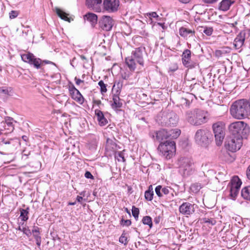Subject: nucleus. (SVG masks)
<instances>
[{
	"label": "nucleus",
	"mask_w": 250,
	"mask_h": 250,
	"mask_svg": "<svg viewBox=\"0 0 250 250\" xmlns=\"http://www.w3.org/2000/svg\"><path fill=\"white\" fill-rule=\"evenodd\" d=\"M249 108L248 101L245 99H241L236 101L232 104L230 109V112L234 118L241 119L248 115Z\"/></svg>",
	"instance_id": "1"
},
{
	"label": "nucleus",
	"mask_w": 250,
	"mask_h": 250,
	"mask_svg": "<svg viewBox=\"0 0 250 250\" xmlns=\"http://www.w3.org/2000/svg\"><path fill=\"white\" fill-rule=\"evenodd\" d=\"M186 118L189 124L198 126L208 122L209 119V114L206 111L197 109L194 111H187L186 113Z\"/></svg>",
	"instance_id": "2"
},
{
	"label": "nucleus",
	"mask_w": 250,
	"mask_h": 250,
	"mask_svg": "<svg viewBox=\"0 0 250 250\" xmlns=\"http://www.w3.org/2000/svg\"><path fill=\"white\" fill-rule=\"evenodd\" d=\"M145 49L142 47L136 48L133 50L131 56L126 57L125 62L128 67L131 71H134L136 68V64L138 63L144 66V53Z\"/></svg>",
	"instance_id": "3"
},
{
	"label": "nucleus",
	"mask_w": 250,
	"mask_h": 250,
	"mask_svg": "<svg viewBox=\"0 0 250 250\" xmlns=\"http://www.w3.org/2000/svg\"><path fill=\"white\" fill-rule=\"evenodd\" d=\"M229 129L231 135L240 138H246L250 132V127L245 122L243 121H237L230 124Z\"/></svg>",
	"instance_id": "4"
},
{
	"label": "nucleus",
	"mask_w": 250,
	"mask_h": 250,
	"mask_svg": "<svg viewBox=\"0 0 250 250\" xmlns=\"http://www.w3.org/2000/svg\"><path fill=\"white\" fill-rule=\"evenodd\" d=\"M158 150L167 159H171L176 152V144L174 141L167 140L161 142L158 147Z\"/></svg>",
	"instance_id": "5"
},
{
	"label": "nucleus",
	"mask_w": 250,
	"mask_h": 250,
	"mask_svg": "<svg viewBox=\"0 0 250 250\" xmlns=\"http://www.w3.org/2000/svg\"><path fill=\"white\" fill-rule=\"evenodd\" d=\"M216 145L222 144L225 135V125L221 122H217L212 125Z\"/></svg>",
	"instance_id": "6"
},
{
	"label": "nucleus",
	"mask_w": 250,
	"mask_h": 250,
	"mask_svg": "<svg viewBox=\"0 0 250 250\" xmlns=\"http://www.w3.org/2000/svg\"><path fill=\"white\" fill-rule=\"evenodd\" d=\"M209 132L206 130L202 129L197 130L194 136L196 143L203 147H207L209 144Z\"/></svg>",
	"instance_id": "7"
},
{
	"label": "nucleus",
	"mask_w": 250,
	"mask_h": 250,
	"mask_svg": "<svg viewBox=\"0 0 250 250\" xmlns=\"http://www.w3.org/2000/svg\"><path fill=\"white\" fill-rule=\"evenodd\" d=\"M242 145V139L231 135L225 142V147L231 152H235L240 149Z\"/></svg>",
	"instance_id": "8"
},
{
	"label": "nucleus",
	"mask_w": 250,
	"mask_h": 250,
	"mask_svg": "<svg viewBox=\"0 0 250 250\" xmlns=\"http://www.w3.org/2000/svg\"><path fill=\"white\" fill-rule=\"evenodd\" d=\"M193 162L191 159L188 157H181L178 161L179 170L184 175H189L192 170Z\"/></svg>",
	"instance_id": "9"
},
{
	"label": "nucleus",
	"mask_w": 250,
	"mask_h": 250,
	"mask_svg": "<svg viewBox=\"0 0 250 250\" xmlns=\"http://www.w3.org/2000/svg\"><path fill=\"white\" fill-rule=\"evenodd\" d=\"M242 185V182L239 177L234 176L232 177L228 187L229 188L230 197L233 200H235Z\"/></svg>",
	"instance_id": "10"
},
{
	"label": "nucleus",
	"mask_w": 250,
	"mask_h": 250,
	"mask_svg": "<svg viewBox=\"0 0 250 250\" xmlns=\"http://www.w3.org/2000/svg\"><path fill=\"white\" fill-rule=\"evenodd\" d=\"M23 61L33 65L36 69H39L42 65V60L36 58L32 53H28L21 55Z\"/></svg>",
	"instance_id": "11"
},
{
	"label": "nucleus",
	"mask_w": 250,
	"mask_h": 250,
	"mask_svg": "<svg viewBox=\"0 0 250 250\" xmlns=\"http://www.w3.org/2000/svg\"><path fill=\"white\" fill-rule=\"evenodd\" d=\"M14 123H17L13 118L10 117H5L4 121L0 123V130H7L6 133H11L14 130Z\"/></svg>",
	"instance_id": "12"
},
{
	"label": "nucleus",
	"mask_w": 250,
	"mask_h": 250,
	"mask_svg": "<svg viewBox=\"0 0 250 250\" xmlns=\"http://www.w3.org/2000/svg\"><path fill=\"white\" fill-rule=\"evenodd\" d=\"M68 90L71 98L80 104L84 102V98L80 91L75 88L74 84L70 83L68 85Z\"/></svg>",
	"instance_id": "13"
},
{
	"label": "nucleus",
	"mask_w": 250,
	"mask_h": 250,
	"mask_svg": "<svg viewBox=\"0 0 250 250\" xmlns=\"http://www.w3.org/2000/svg\"><path fill=\"white\" fill-rule=\"evenodd\" d=\"M120 2L119 0H104V9L108 12H116L119 8Z\"/></svg>",
	"instance_id": "14"
},
{
	"label": "nucleus",
	"mask_w": 250,
	"mask_h": 250,
	"mask_svg": "<svg viewBox=\"0 0 250 250\" xmlns=\"http://www.w3.org/2000/svg\"><path fill=\"white\" fill-rule=\"evenodd\" d=\"M99 25L103 30L109 31L113 25V20L110 16H104L99 21Z\"/></svg>",
	"instance_id": "15"
},
{
	"label": "nucleus",
	"mask_w": 250,
	"mask_h": 250,
	"mask_svg": "<svg viewBox=\"0 0 250 250\" xmlns=\"http://www.w3.org/2000/svg\"><path fill=\"white\" fill-rule=\"evenodd\" d=\"M103 0H86L87 7L96 12H100L102 10Z\"/></svg>",
	"instance_id": "16"
},
{
	"label": "nucleus",
	"mask_w": 250,
	"mask_h": 250,
	"mask_svg": "<svg viewBox=\"0 0 250 250\" xmlns=\"http://www.w3.org/2000/svg\"><path fill=\"white\" fill-rule=\"evenodd\" d=\"M193 205L189 202L183 203L179 207V211L182 214L189 215L194 212Z\"/></svg>",
	"instance_id": "17"
},
{
	"label": "nucleus",
	"mask_w": 250,
	"mask_h": 250,
	"mask_svg": "<svg viewBox=\"0 0 250 250\" xmlns=\"http://www.w3.org/2000/svg\"><path fill=\"white\" fill-rule=\"evenodd\" d=\"M182 61L183 65L188 68H192L193 65L191 62V51L189 49H186L182 55Z\"/></svg>",
	"instance_id": "18"
},
{
	"label": "nucleus",
	"mask_w": 250,
	"mask_h": 250,
	"mask_svg": "<svg viewBox=\"0 0 250 250\" xmlns=\"http://www.w3.org/2000/svg\"><path fill=\"white\" fill-rule=\"evenodd\" d=\"M155 136L156 140L161 142L169 140L168 131L165 129H162L158 131L155 132L154 134L152 135V137L154 138Z\"/></svg>",
	"instance_id": "19"
},
{
	"label": "nucleus",
	"mask_w": 250,
	"mask_h": 250,
	"mask_svg": "<svg viewBox=\"0 0 250 250\" xmlns=\"http://www.w3.org/2000/svg\"><path fill=\"white\" fill-rule=\"evenodd\" d=\"M180 35L186 39L195 37V30L194 29L182 27L179 29Z\"/></svg>",
	"instance_id": "20"
},
{
	"label": "nucleus",
	"mask_w": 250,
	"mask_h": 250,
	"mask_svg": "<svg viewBox=\"0 0 250 250\" xmlns=\"http://www.w3.org/2000/svg\"><path fill=\"white\" fill-rule=\"evenodd\" d=\"M245 34L243 32H240L235 38L234 40L233 45L236 49L241 48L245 42Z\"/></svg>",
	"instance_id": "21"
},
{
	"label": "nucleus",
	"mask_w": 250,
	"mask_h": 250,
	"mask_svg": "<svg viewBox=\"0 0 250 250\" xmlns=\"http://www.w3.org/2000/svg\"><path fill=\"white\" fill-rule=\"evenodd\" d=\"M119 91L117 90L116 93L113 95V103L111 104V105L112 108L114 109L120 108L123 105L122 102L121 101V99L119 96Z\"/></svg>",
	"instance_id": "22"
},
{
	"label": "nucleus",
	"mask_w": 250,
	"mask_h": 250,
	"mask_svg": "<svg viewBox=\"0 0 250 250\" xmlns=\"http://www.w3.org/2000/svg\"><path fill=\"white\" fill-rule=\"evenodd\" d=\"M95 115L97 117V120L100 126H104L106 125L108 122L107 119L104 117L102 111L99 109L95 110Z\"/></svg>",
	"instance_id": "23"
},
{
	"label": "nucleus",
	"mask_w": 250,
	"mask_h": 250,
	"mask_svg": "<svg viewBox=\"0 0 250 250\" xmlns=\"http://www.w3.org/2000/svg\"><path fill=\"white\" fill-rule=\"evenodd\" d=\"M84 19L88 21L92 26H94L97 22V16L94 13H88L84 16Z\"/></svg>",
	"instance_id": "24"
},
{
	"label": "nucleus",
	"mask_w": 250,
	"mask_h": 250,
	"mask_svg": "<svg viewBox=\"0 0 250 250\" xmlns=\"http://www.w3.org/2000/svg\"><path fill=\"white\" fill-rule=\"evenodd\" d=\"M233 2L229 0H222L220 3L219 9L223 11H228Z\"/></svg>",
	"instance_id": "25"
},
{
	"label": "nucleus",
	"mask_w": 250,
	"mask_h": 250,
	"mask_svg": "<svg viewBox=\"0 0 250 250\" xmlns=\"http://www.w3.org/2000/svg\"><path fill=\"white\" fill-rule=\"evenodd\" d=\"M193 98V95L191 94H187L186 97H182L180 99L181 104L186 106H188L191 103Z\"/></svg>",
	"instance_id": "26"
},
{
	"label": "nucleus",
	"mask_w": 250,
	"mask_h": 250,
	"mask_svg": "<svg viewBox=\"0 0 250 250\" xmlns=\"http://www.w3.org/2000/svg\"><path fill=\"white\" fill-rule=\"evenodd\" d=\"M56 12L58 16L62 20L70 22V19L68 17V14L59 8H56Z\"/></svg>",
	"instance_id": "27"
},
{
	"label": "nucleus",
	"mask_w": 250,
	"mask_h": 250,
	"mask_svg": "<svg viewBox=\"0 0 250 250\" xmlns=\"http://www.w3.org/2000/svg\"><path fill=\"white\" fill-rule=\"evenodd\" d=\"M230 51V48L228 47H224L221 48L220 50H217L215 51V54L217 57H221L227 53H229Z\"/></svg>",
	"instance_id": "28"
},
{
	"label": "nucleus",
	"mask_w": 250,
	"mask_h": 250,
	"mask_svg": "<svg viewBox=\"0 0 250 250\" xmlns=\"http://www.w3.org/2000/svg\"><path fill=\"white\" fill-rule=\"evenodd\" d=\"M241 196L245 200L250 201V186L246 187L242 189Z\"/></svg>",
	"instance_id": "29"
},
{
	"label": "nucleus",
	"mask_w": 250,
	"mask_h": 250,
	"mask_svg": "<svg viewBox=\"0 0 250 250\" xmlns=\"http://www.w3.org/2000/svg\"><path fill=\"white\" fill-rule=\"evenodd\" d=\"M181 131L178 129H171L168 131V139L169 140L177 138L180 134Z\"/></svg>",
	"instance_id": "30"
},
{
	"label": "nucleus",
	"mask_w": 250,
	"mask_h": 250,
	"mask_svg": "<svg viewBox=\"0 0 250 250\" xmlns=\"http://www.w3.org/2000/svg\"><path fill=\"white\" fill-rule=\"evenodd\" d=\"M178 117L176 114H171V116L169 117L167 124L169 126H175L178 123Z\"/></svg>",
	"instance_id": "31"
},
{
	"label": "nucleus",
	"mask_w": 250,
	"mask_h": 250,
	"mask_svg": "<svg viewBox=\"0 0 250 250\" xmlns=\"http://www.w3.org/2000/svg\"><path fill=\"white\" fill-rule=\"evenodd\" d=\"M29 210V208L26 209H20V218L22 221H26L28 219Z\"/></svg>",
	"instance_id": "32"
},
{
	"label": "nucleus",
	"mask_w": 250,
	"mask_h": 250,
	"mask_svg": "<svg viewBox=\"0 0 250 250\" xmlns=\"http://www.w3.org/2000/svg\"><path fill=\"white\" fill-rule=\"evenodd\" d=\"M154 193H153V190L152 188V187L151 185H150L148 190L145 191V199L147 201H151L153 199V196Z\"/></svg>",
	"instance_id": "33"
},
{
	"label": "nucleus",
	"mask_w": 250,
	"mask_h": 250,
	"mask_svg": "<svg viewBox=\"0 0 250 250\" xmlns=\"http://www.w3.org/2000/svg\"><path fill=\"white\" fill-rule=\"evenodd\" d=\"M142 222L144 225H147L149 226V228L152 227V222L151 218L148 216H146L143 217Z\"/></svg>",
	"instance_id": "34"
},
{
	"label": "nucleus",
	"mask_w": 250,
	"mask_h": 250,
	"mask_svg": "<svg viewBox=\"0 0 250 250\" xmlns=\"http://www.w3.org/2000/svg\"><path fill=\"white\" fill-rule=\"evenodd\" d=\"M115 157L118 160V161L125 162V159L124 157V154L122 151H119L115 154Z\"/></svg>",
	"instance_id": "35"
},
{
	"label": "nucleus",
	"mask_w": 250,
	"mask_h": 250,
	"mask_svg": "<svg viewBox=\"0 0 250 250\" xmlns=\"http://www.w3.org/2000/svg\"><path fill=\"white\" fill-rule=\"evenodd\" d=\"M18 230L23 232L27 236L29 237L31 235V231L28 228L23 227L21 228L20 226L19 227Z\"/></svg>",
	"instance_id": "36"
},
{
	"label": "nucleus",
	"mask_w": 250,
	"mask_h": 250,
	"mask_svg": "<svg viewBox=\"0 0 250 250\" xmlns=\"http://www.w3.org/2000/svg\"><path fill=\"white\" fill-rule=\"evenodd\" d=\"M119 242L125 245H126L128 243L127 238L126 236V233L124 231L121 236L119 238Z\"/></svg>",
	"instance_id": "37"
},
{
	"label": "nucleus",
	"mask_w": 250,
	"mask_h": 250,
	"mask_svg": "<svg viewBox=\"0 0 250 250\" xmlns=\"http://www.w3.org/2000/svg\"><path fill=\"white\" fill-rule=\"evenodd\" d=\"M201 188V186L197 183L192 184L190 187L191 190L194 193L198 192Z\"/></svg>",
	"instance_id": "38"
},
{
	"label": "nucleus",
	"mask_w": 250,
	"mask_h": 250,
	"mask_svg": "<svg viewBox=\"0 0 250 250\" xmlns=\"http://www.w3.org/2000/svg\"><path fill=\"white\" fill-rule=\"evenodd\" d=\"M98 85L100 86L101 92L102 94L106 92V85L104 84L103 81H100L98 83Z\"/></svg>",
	"instance_id": "39"
},
{
	"label": "nucleus",
	"mask_w": 250,
	"mask_h": 250,
	"mask_svg": "<svg viewBox=\"0 0 250 250\" xmlns=\"http://www.w3.org/2000/svg\"><path fill=\"white\" fill-rule=\"evenodd\" d=\"M132 215L135 218V219L136 220H137L139 214V208H136L135 206H133L132 208Z\"/></svg>",
	"instance_id": "40"
},
{
	"label": "nucleus",
	"mask_w": 250,
	"mask_h": 250,
	"mask_svg": "<svg viewBox=\"0 0 250 250\" xmlns=\"http://www.w3.org/2000/svg\"><path fill=\"white\" fill-rule=\"evenodd\" d=\"M33 233L35 238V235L40 236V229L37 226H34L32 230L31 233Z\"/></svg>",
	"instance_id": "41"
},
{
	"label": "nucleus",
	"mask_w": 250,
	"mask_h": 250,
	"mask_svg": "<svg viewBox=\"0 0 250 250\" xmlns=\"http://www.w3.org/2000/svg\"><path fill=\"white\" fill-rule=\"evenodd\" d=\"M162 186L159 185L157 186L155 189L156 194L159 197H161L163 196V193L162 192Z\"/></svg>",
	"instance_id": "42"
},
{
	"label": "nucleus",
	"mask_w": 250,
	"mask_h": 250,
	"mask_svg": "<svg viewBox=\"0 0 250 250\" xmlns=\"http://www.w3.org/2000/svg\"><path fill=\"white\" fill-rule=\"evenodd\" d=\"M213 29L211 27H206L203 31V32L208 36L211 35Z\"/></svg>",
	"instance_id": "43"
},
{
	"label": "nucleus",
	"mask_w": 250,
	"mask_h": 250,
	"mask_svg": "<svg viewBox=\"0 0 250 250\" xmlns=\"http://www.w3.org/2000/svg\"><path fill=\"white\" fill-rule=\"evenodd\" d=\"M203 222L206 223H209L211 224L212 225H214L215 224V221L213 219H210L208 218H203L202 219Z\"/></svg>",
	"instance_id": "44"
},
{
	"label": "nucleus",
	"mask_w": 250,
	"mask_h": 250,
	"mask_svg": "<svg viewBox=\"0 0 250 250\" xmlns=\"http://www.w3.org/2000/svg\"><path fill=\"white\" fill-rule=\"evenodd\" d=\"M18 15V13L16 11H11L9 13V18L11 19H14L16 18Z\"/></svg>",
	"instance_id": "45"
},
{
	"label": "nucleus",
	"mask_w": 250,
	"mask_h": 250,
	"mask_svg": "<svg viewBox=\"0 0 250 250\" xmlns=\"http://www.w3.org/2000/svg\"><path fill=\"white\" fill-rule=\"evenodd\" d=\"M170 189H171L169 187L162 188V192L163 195H167L169 193Z\"/></svg>",
	"instance_id": "46"
},
{
	"label": "nucleus",
	"mask_w": 250,
	"mask_h": 250,
	"mask_svg": "<svg viewBox=\"0 0 250 250\" xmlns=\"http://www.w3.org/2000/svg\"><path fill=\"white\" fill-rule=\"evenodd\" d=\"M131 222L130 220L122 219L121 224L123 226H129L131 225Z\"/></svg>",
	"instance_id": "47"
},
{
	"label": "nucleus",
	"mask_w": 250,
	"mask_h": 250,
	"mask_svg": "<svg viewBox=\"0 0 250 250\" xmlns=\"http://www.w3.org/2000/svg\"><path fill=\"white\" fill-rule=\"evenodd\" d=\"M35 239L36 242V244L40 247L41 245V236L35 235Z\"/></svg>",
	"instance_id": "48"
},
{
	"label": "nucleus",
	"mask_w": 250,
	"mask_h": 250,
	"mask_svg": "<svg viewBox=\"0 0 250 250\" xmlns=\"http://www.w3.org/2000/svg\"><path fill=\"white\" fill-rule=\"evenodd\" d=\"M147 15L148 16H149L150 18H156V19H157V18H159V16L155 12H153L147 13Z\"/></svg>",
	"instance_id": "49"
},
{
	"label": "nucleus",
	"mask_w": 250,
	"mask_h": 250,
	"mask_svg": "<svg viewBox=\"0 0 250 250\" xmlns=\"http://www.w3.org/2000/svg\"><path fill=\"white\" fill-rule=\"evenodd\" d=\"M85 177L87 179H93L94 177L89 171H86L84 174Z\"/></svg>",
	"instance_id": "50"
},
{
	"label": "nucleus",
	"mask_w": 250,
	"mask_h": 250,
	"mask_svg": "<svg viewBox=\"0 0 250 250\" xmlns=\"http://www.w3.org/2000/svg\"><path fill=\"white\" fill-rule=\"evenodd\" d=\"M178 69V66L176 64H174L172 67H169V71L174 72Z\"/></svg>",
	"instance_id": "51"
},
{
	"label": "nucleus",
	"mask_w": 250,
	"mask_h": 250,
	"mask_svg": "<svg viewBox=\"0 0 250 250\" xmlns=\"http://www.w3.org/2000/svg\"><path fill=\"white\" fill-rule=\"evenodd\" d=\"M13 140H14V139H12L8 141L3 139L1 141V143L4 144H5V145H8V144H11V142L13 141Z\"/></svg>",
	"instance_id": "52"
},
{
	"label": "nucleus",
	"mask_w": 250,
	"mask_h": 250,
	"mask_svg": "<svg viewBox=\"0 0 250 250\" xmlns=\"http://www.w3.org/2000/svg\"><path fill=\"white\" fill-rule=\"evenodd\" d=\"M75 81L76 82V83L77 85H79L81 84V83H83V81L81 80L80 79H78L77 77L75 78Z\"/></svg>",
	"instance_id": "53"
},
{
	"label": "nucleus",
	"mask_w": 250,
	"mask_h": 250,
	"mask_svg": "<svg viewBox=\"0 0 250 250\" xmlns=\"http://www.w3.org/2000/svg\"><path fill=\"white\" fill-rule=\"evenodd\" d=\"M246 174L248 178L250 180V165L247 168Z\"/></svg>",
	"instance_id": "54"
},
{
	"label": "nucleus",
	"mask_w": 250,
	"mask_h": 250,
	"mask_svg": "<svg viewBox=\"0 0 250 250\" xmlns=\"http://www.w3.org/2000/svg\"><path fill=\"white\" fill-rule=\"evenodd\" d=\"M218 0H204V2L207 3H212L216 1H217Z\"/></svg>",
	"instance_id": "55"
},
{
	"label": "nucleus",
	"mask_w": 250,
	"mask_h": 250,
	"mask_svg": "<svg viewBox=\"0 0 250 250\" xmlns=\"http://www.w3.org/2000/svg\"><path fill=\"white\" fill-rule=\"evenodd\" d=\"M122 77L123 79H124L125 80H127L129 77V75L128 74L125 73V74L122 75Z\"/></svg>",
	"instance_id": "56"
},
{
	"label": "nucleus",
	"mask_w": 250,
	"mask_h": 250,
	"mask_svg": "<svg viewBox=\"0 0 250 250\" xmlns=\"http://www.w3.org/2000/svg\"><path fill=\"white\" fill-rule=\"evenodd\" d=\"M83 199V198L82 196H78L77 197V200L79 203H81Z\"/></svg>",
	"instance_id": "57"
},
{
	"label": "nucleus",
	"mask_w": 250,
	"mask_h": 250,
	"mask_svg": "<svg viewBox=\"0 0 250 250\" xmlns=\"http://www.w3.org/2000/svg\"><path fill=\"white\" fill-rule=\"evenodd\" d=\"M180 2L183 3H188L191 0H178Z\"/></svg>",
	"instance_id": "58"
},
{
	"label": "nucleus",
	"mask_w": 250,
	"mask_h": 250,
	"mask_svg": "<svg viewBox=\"0 0 250 250\" xmlns=\"http://www.w3.org/2000/svg\"><path fill=\"white\" fill-rule=\"evenodd\" d=\"M22 139L23 141H24L25 142H26L28 138L27 137V136H25V135H23L22 136Z\"/></svg>",
	"instance_id": "59"
},
{
	"label": "nucleus",
	"mask_w": 250,
	"mask_h": 250,
	"mask_svg": "<svg viewBox=\"0 0 250 250\" xmlns=\"http://www.w3.org/2000/svg\"><path fill=\"white\" fill-rule=\"evenodd\" d=\"M230 25V26L232 27H234L237 24V21H235V22L234 23H230L229 24Z\"/></svg>",
	"instance_id": "60"
},
{
	"label": "nucleus",
	"mask_w": 250,
	"mask_h": 250,
	"mask_svg": "<svg viewBox=\"0 0 250 250\" xmlns=\"http://www.w3.org/2000/svg\"><path fill=\"white\" fill-rule=\"evenodd\" d=\"M43 62H44L46 64L52 63L51 62H50L49 61H47V60H44L43 61H42V64Z\"/></svg>",
	"instance_id": "61"
},
{
	"label": "nucleus",
	"mask_w": 250,
	"mask_h": 250,
	"mask_svg": "<svg viewBox=\"0 0 250 250\" xmlns=\"http://www.w3.org/2000/svg\"><path fill=\"white\" fill-rule=\"evenodd\" d=\"M1 91L5 94H7L8 93V91L7 89H2Z\"/></svg>",
	"instance_id": "62"
},
{
	"label": "nucleus",
	"mask_w": 250,
	"mask_h": 250,
	"mask_svg": "<svg viewBox=\"0 0 250 250\" xmlns=\"http://www.w3.org/2000/svg\"><path fill=\"white\" fill-rule=\"evenodd\" d=\"M81 58L83 59V60H84L86 59L85 57L83 56V55H82L81 56Z\"/></svg>",
	"instance_id": "63"
},
{
	"label": "nucleus",
	"mask_w": 250,
	"mask_h": 250,
	"mask_svg": "<svg viewBox=\"0 0 250 250\" xmlns=\"http://www.w3.org/2000/svg\"><path fill=\"white\" fill-rule=\"evenodd\" d=\"M125 210H126V212H127L128 213L130 214V212H129V211L128 210V209H127V208H125Z\"/></svg>",
	"instance_id": "64"
}]
</instances>
